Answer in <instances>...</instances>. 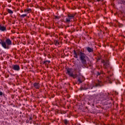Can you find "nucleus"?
Instances as JSON below:
<instances>
[{
	"instance_id": "obj_28",
	"label": "nucleus",
	"mask_w": 125,
	"mask_h": 125,
	"mask_svg": "<svg viewBox=\"0 0 125 125\" xmlns=\"http://www.w3.org/2000/svg\"><path fill=\"white\" fill-rule=\"evenodd\" d=\"M29 120H32V117H30Z\"/></svg>"
},
{
	"instance_id": "obj_1",
	"label": "nucleus",
	"mask_w": 125,
	"mask_h": 125,
	"mask_svg": "<svg viewBox=\"0 0 125 125\" xmlns=\"http://www.w3.org/2000/svg\"><path fill=\"white\" fill-rule=\"evenodd\" d=\"M78 54L80 57L81 63L83 64V65L84 67H86V58H87L86 55H85V54L84 53L81 52L80 51V52H78Z\"/></svg>"
},
{
	"instance_id": "obj_13",
	"label": "nucleus",
	"mask_w": 125,
	"mask_h": 125,
	"mask_svg": "<svg viewBox=\"0 0 125 125\" xmlns=\"http://www.w3.org/2000/svg\"><path fill=\"white\" fill-rule=\"evenodd\" d=\"M7 12L10 14H13V11H12L11 10L8 9H7Z\"/></svg>"
},
{
	"instance_id": "obj_22",
	"label": "nucleus",
	"mask_w": 125,
	"mask_h": 125,
	"mask_svg": "<svg viewBox=\"0 0 125 125\" xmlns=\"http://www.w3.org/2000/svg\"><path fill=\"white\" fill-rule=\"evenodd\" d=\"M122 3H123V4H125V0H122L121 1Z\"/></svg>"
},
{
	"instance_id": "obj_24",
	"label": "nucleus",
	"mask_w": 125,
	"mask_h": 125,
	"mask_svg": "<svg viewBox=\"0 0 125 125\" xmlns=\"http://www.w3.org/2000/svg\"><path fill=\"white\" fill-rule=\"evenodd\" d=\"M101 75V73L99 72H97V76H100Z\"/></svg>"
},
{
	"instance_id": "obj_29",
	"label": "nucleus",
	"mask_w": 125,
	"mask_h": 125,
	"mask_svg": "<svg viewBox=\"0 0 125 125\" xmlns=\"http://www.w3.org/2000/svg\"><path fill=\"white\" fill-rule=\"evenodd\" d=\"M46 62H44L43 64H45Z\"/></svg>"
},
{
	"instance_id": "obj_6",
	"label": "nucleus",
	"mask_w": 125,
	"mask_h": 125,
	"mask_svg": "<svg viewBox=\"0 0 125 125\" xmlns=\"http://www.w3.org/2000/svg\"><path fill=\"white\" fill-rule=\"evenodd\" d=\"M0 31L1 32H6V27L0 24Z\"/></svg>"
},
{
	"instance_id": "obj_30",
	"label": "nucleus",
	"mask_w": 125,
	"mask_h": 125,
	"mask_svg": "<svg viewBox=\"0 0 125 125\" xmlns=\"http://www.w3.org/2000/svg\"><path fill=\"white\" fill-rule=\"evenodd\" d=\"M93 87H91V89H92Z\"/></svg>"
},
{
	"instance_id": "obj_31",
	"label": "nucleus",
	"mask_w": 125,
	"mask_h": 125,
	"mask_svg": "<svg viewBox=\"0 0 125 125\" xmlns=\"http://www.w3.org/2000/svg\"><path fill=\"white\" fill-rule=\"evenodd\" d=\"M98 0V1H100V0Z\"/></svg>"
},
{
	"instance_id": "obj_16",
	"label": "nucleus",
	"mask_w": 125,
	"mask_h": 125,
	"mask_svg": "<svg viewBox=\"0 0 125 125\" xmlns=\"http://www.w3.org/2000/svg\"><path fill=\"white\" fill-rule=\"evenodd\" d=\"M26 16H27L26 14H23V15H21L20 17H22L23 18H24V17H26Z\"/></svg>"
},
{
	"instance_id": "obj_3",
	"label": "nucleus",
	"mask_w": 125,
	"mask_h": 125,
	"mask_svg": "<svg viewBox=\"0 0 125 125\" xmlns=\"http://www.w3.org/2000/svg\"><path fill=\"white\" fill-rule=\"evenodd\" d=\"M72 69L71 68H68L67 69V73L70 77H72L73 79H76V78H78V74H73V72H71Z\"/></svg>"
},
{
	"instance_id": "obj_32",
	"label": "nucleus",
	"mask_w": 125,
	"mask_h": 125,
	"mask_svg": "<svg viewBox=\"0 0 125 125\" xmlns=\"http://www.w3.org/2000/svg\"><path fill=\"white\" fill-rule=\"evenodd\" d=\"M21 12H23V10H21Z\"/></svg>"
},
{
	"instance_id": "obj_14",
	"label": "nucleus",
	"mask_w": 125,
	"mask_h": 125,
	"mask_svg": "<svg viewBox=\"0 0 125 125\" xmlns=\"http://www.w3.org/2000/svg\"><path fill=\"white\" fill-rule=\"evenodd\" d=\"M54 42V44H55V45H57V44H59V42H58V41L55 40Z\"/></svg>"
},
{
	"instance_id": "obj_9",
	"label": "nucleus",
	"mask_w": 125,
	"mask_h": 125,
	"mask_svg": "<svg viewBox=\"0 0 125 125\" xmlns=\"http://www.w3.org/2000/svg\"><path fill=\"white\" fill-rule=\"evenodd\" d=\"M79 52H80V51H77L76 52L75 50H74V57L75 58H78V56L79 55V54L78 53H79Z\"/></svg>"
},
{
	"instance_id": "obj_15",
	"label": "nucleus",
	"mask_w": 125,
	"mask_h": 125,
	"mask_svg": "<svg viewBox=\"0 0 125 125\" xmlns=\"http://www.w3.org/2000/svg\"><path fill=\"white\" fill-rule=\"evenodd\" d=\"M31 9H27V10H25L24 12H28V13H30L31 12Z\"/></svg>"
},
{
	"instance_id": "obj_7",
	"label": "nucleus",
	"mask_w": 125,
	"mask_h": 125,
	"mask_svg": "<svg viewBox=\"0 0 125 125\" xmlns=\"http://www.w3.org/2000/svg\"><path fill=\"white\" fill-rule=\"evenodd\" d=\"M104 69H107L108 68V67H109L110 66V64L109 63V61L106 60V63L104 64Z\"/></svg>"
},
{
	"instance_id": "obj_11",
	"label": "nucleus",
	"mask_w": 125,
	"mask_h": 125,
	"mask_svg": "<svg viewBox=\"0 0 125 125\" xmlns=\"http://www.w3.org/2000/svg\"><path fill=\"white\" fill-rule=\"evenodd\" d=\"M100 83H101V81H98V83H96V84L95 85V86L96 87H97V86H101V85H100Z\"/></svg>"
},
{
	"instance_id": "obj_23",
	"label": "nucleus",
	"mask_w": 125,
	"mask_h": 125,
	"mask_svg": "<svg viewBox=\"0 0 125 125\" xmlns=\"http://www.w3.org/2000/svg\"><path fill=\"white\" fill-rule=\"evenodd\" d=\"M102 63H103L104 65L106 63V61L103 60V61H102Z\"/></svg>"
},
{
	"instance_id": "obj_12",
	"label": "nucleus",
	"mask_w": 125,
	"mask_h": 125,
	"mask_svg": "<svg viewBox=\"0 0 125 125\" xmlns=\"http://www.w3.org/2000/svg\"><path fill=\"white\" fill-rule=\"evenodd\" d=\"M34 86L35 88H39V83H34Z\"/></svg>"
},
{
	"instance_id": "obj_25",
	"label": "nucleus",
	"mask_w": 125,
	"mask_h": 125,
	"mask_svg": "<svg viewBox=\"0 0 125 125\" xmlns=\"http://www.w3.org/2000/svg\"><path fill=\"white\" fill-rule=\"evenodd\" d=\"M66 22H71V20L68 19H66Z\"/></svg>"
},
{
	"instance_id": "obj_36",
	"label": "nucleus",
	"mask_w": 125,
	"mask_h": 125,
	"mask_svg": "<svg viewBox=\"0 0 125 125\" xmlns=\"http://www.w3.org/2000/svg\"><path fill=\"white\" fill-rule=\"evenodd\" d=\"M107 78H108V79H109V77H107Z\"/></svg>"
},
{
	"instance_id": "obj_17",
	"label": "nucleus",
	"mask_w": 125,
	"mask_h": 125,
	"mask_svg": "<svg viewBox=\"0 0 125 125\" xmlns=\"http://www.w3.org/2000/svg\"><path fill=\"white\" fill-rule=\"evenodd\" d=\"M64 124H65V125H67V124H68V120H64Z\"/></svg>"
},
{
	"instance_id": "obj_4",
	"label": "nucleus",
	"mask_w": 125,
	"mask_h": 125,
	"mask_svg": "<svg viewBox=\"0 0 125 125\" xmlns=\"http://www.w3.org/2000/svg\"><path fill=\"white\" fill-rule=\"evenodd\" d=\"M12 68L15 71H19L20 70V66L17 64H13L12 65Z\"/></svg>"
},
{
	"instance_id": "obj_18",
	"label": "nucleus",
	"mask_w": 125,
	"mask_h": 125,
	"mask_svg": "<svg viewBox=\"0 0 125 125\" xmlns=\"http://www.w3.org/2000/svg\"><path fill=\"white\" fill-rule=\"evenodd\" d=\"M68 17L69 18V19H73L74 18V16H69Z\"/></svg>"
},
{
	"instance_id": "obj_5",
	"label": "nucleus",
	"mask_w": 125,
	"mask_h": 125,
	"mask_svg": "<svg viewBox=\"0 0 125 125\" xmlns=\"http://www.w3.org/2000/svg\"><path fill=\"white\" fill-rule=\"evenodd\" d=\"M98 96L99 97V100L100 101H103L104 99V93H100L98 95Z\"/></svg>"
},
{
	"instance_id": "obj_35",
	"label": "nucleus",
	"mask_w": 125,
	"mask_h": 125,
	"mask_svg": "<svg viewBox=\"0 0 125 125\" xmlns=\"http://www.w3.org/2000/svg\"><path fill=\"white\" fill-rule=\"evenodd\" d=\"M74 70H75V71H76V69H75Z\"/></svg>"
},
{
	"instance_id": "obj_33",
	"label": "nucleus",
	"mask_w": 125,
	"mask_h": 125,
	"mask_svg": "<svg viewBox=\"0 0 125 125\" xmlns=\"http://www.w3.org/2000/svg\"><path fill=\"white\" fill-rule=\"evenodd\" d=\"M67 27H69V25H67Z\"/></svg>"
},
{
	"instance_id": "obj_26",
	"label": "nucleus",
	"mask_w": 125,
	"mask_h": 125,
	"mask_svg": "<svg viewBox=\"0 0 125 125\" xmlns=\"http://www.w3.org/2000/svg\"><path fill=\"white\" fill-rule=\"evenodd\" d=\"M55 19H59V17H58V16H55Z\"/></svg>"
},
{
	"instance_id": "obj_20",
	"label": "nucleus",
	"mask_w": 125,
	"mask_h": 125,
	"mask_svg": "<svg viewBox=\"0 0 125 125\" xmlns=\"http://www.w3.org/2000/svg\"><path fill=\"white\" fill-rule=\"evenodd\" d=\"M81 90H83V89L84 90H86V89H87V88H83V87H82V88H81Z\"/></svg>"
},
{
	"instance_id": "obj_21",
	"label": "nucleus",
	"mask_w": 125,
	"mask_h": 125,
	"mask_svg": "<svg viewBox=\"0 0 125 125\" xmlns=\"http://www.w3.org/2000/svg\"><path fill=\"white\" fill-rule=\"evenodd\" d=\"M118 25L119 27H123V24H121V23H119Z\"/></svg>"
},
{
	"instance_id": "obj_10",
	"label": "nucleus",
	"mask_w": 125,
	"mask_h": 125,
	"mask_svg": "<svg viewBox=\"0 0 125 125\" xmlns=\"http://www.w3.org/2000/svg\"><path fill=\"white\" fill-rule=\"evenodd\" d=\"M86 49L88 52H92L93 51V49L89 47H87Z\"/></svg>"
},
{
	"instance_id": "obj_2",
	"label": "nucleus",
	"mask_w": 125,
	"mask_h": 125,
	"mask_svg": "<svg viewBox=\"0 0 125 125\" xmlns=\"http://www.w3.org/2000/svg\"><path fill=\"white\" fill-rule=\"evenodd\" d=\"M0 44H1L3 48L8 49L9 48V45L12 44V42H11L9 39H7L5 42L3 40H0Z\"/></svg>"
},
{
	"instance_id": "obj_27",
	"label": "nucleus",
	"mask_w": 125,
	"mask_h": 125,
	"mask_svg": "<svg viewBox=\"0 0 125 125\" xmlns=\"http://www.w3.org/2000/svg\"><path fill=\"white\" fill-rule=\"evenodd\" d=\"M3 93H2V92L0 91V96H1L2 95Z\"/></svg>"
},
{
	"instance_id": "obj_8",
	"label": "nucleus",
	"mask_w": 125,
	"mask_h": 125,
	"mask_svg": "<svg viewBox=\"0 0 125 125\" xmlns=\"http://www.w3.org/2000/svg\"><path fill=\"white\" fill-rule=\"evenodd\" d=\"M109 98H110V97L109 96L108 93L104 94V100H107V99H109Z\"/></svg>"
},
{
	"instance_id": "obj_19",
	"label": "nucleus",
	"mask_w": 125,
	"mask_h": 125,
	"mask_svg": "<svg viewBox=\"0 0 125 125\" xmlns=\"http://www.w3.org/2000/svg\"><path fill=\"white\" fill-rule=\"evenodd\" d=\"M78 81L80 83H83V82L82 81V80H81L80 78L78 79Z\"/></svg>"
},
{
	"instance_id": "obj_34",
	"label": "nucleus",
	"mask_w": 125,
	"mask_h": 125,
	"mask_svg": "<svg viewBox=\"0 0 125 125\" xmlns=\"http://www.w3.org/2000/svg\"><path fill=\"white\" fill-rule=\"evenodd\" d=\"M48 62H49V63L50 62V61H49Z\"/></svg>"
}]
</instances>
